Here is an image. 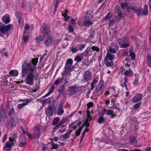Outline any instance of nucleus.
Here are the masks:
<instances>
[{"label": "nucleus", "instance_id": "18", "mask_svg": "<svg viewBox=\"0 0 151 151\" xmlns=\"http://www.w3.org/2000/svg\"><path fill=\"white\" fill-rule=\"evenodd\" d=\"M104 86V81L103 80H101L98 86L96 88V90H97V92L100 91H102V87Z\"/></svg>", "mask_w": 151, "mask_h": 151}, {"label": "nucleus", "instance_id": "34", "mask_svg": "<svg viewBox=\"0 0 151 151\" xmlns=\"http://www.w3.org/2000/svg\"><path fill=\"white\" fill-rule=\"evenodd\" d=\"M77 48L79 50H82L85 47V45L83 44H80L76 46Z\"/></svg>", "mask_w": 151, "mask_h": 151}, {"label": "nucleus", "instance_id": "1", "mask_svg": "<svg viewBox=\"0 0 151 151\" xmlns=\"http://www.w3.org/2000/svg\"><path fill=\"white\" fill-rule=\"evenodd\" d=\"M42 27L43 29L41 31L44 37V43L47 46H51L52 45V37L50 30L47 25L44 23Z\"/></svg>", "mask_w": 151, "mask_h": 151}, {"label": "nucleus", "instance_id": "16", "mask_svg": "<svg viewBox=\"0 0 151 151\" xmlns=\"http://www.w3.org/2000/svg\"><path fill=\"white\" fill-rule=\"evenodd\" d=\"M31 101L28 99H26V102L20 104L18 105L17 106V108L19 109H21L23 108L25 106L27 105Z\"/></svg>", "mask_w": 151, "mask_h": 151}, {"label": "nucleus", "instance_id": "32", "mask_svg": "<svg viewBox=\"0 0 151 151\" xmlns=\"http://www.w3.org/2000/svg\"><path fill=\"white\" fill-rule=\"evenodd\" d=\"M83 58L82 57H81L80 56H76L75 57L74 60L75 61H77L78 62H81L83 59Z\"/></svg>", "mask_w": 151, "mask_h": 151}, {"label": "nucleus", "instance_id": "60", "mask_svg": "<svg viewBox=\"0 0 151 151\" xmlns=\"http://www.w3.org/2000/svg\"><path fill=\"white\" fill-rule=\"evenodd\" d=\"M55 9H54V10L53 12V14H51L53 16H54L55 14V13L56 12V8H57V1L56 2V3H55Z\"/></svg>", "mask_w": 151, "mask_h": 151}, {"label": "nucleus", "instance_id": "13", "mask_svg": "<svg viewBox=\"0 0 151 151\" xmlns=\"http://www.w3.org/2000/svg\"><path fill=\"white\" fill-rule=\"evenodd\" d=\"M142 94L141 93L137 94L133 98V101L134 103L137 102L142 100Z\"/></svg>", "mask_w": 151, "mask_h": 151}, {"label": "nucleus", "instance_id": "21", "mask_svg": "<svg viewBox=\"0 0 151 151\" xmlns=\"http://www.w3.org/2000/svg\"><path fill=\"white\" fill-rule=\"evenodd\" d=\"M117 12L118 15L117 17V20H120L122 18L124 17V16H123L121 10L120 9H118Z\"/></svg>", "mask_w": 151, "mask_h": 151}, {"label": "nucleus", "instance_id": "57", "mask_svg": "<svg viewBox=\"0 0 151 151\" xmlns=\"http://www.w3.org/2000/svg\"><path fill=\"white\" fill-rule=\"evenodd\" d=\"M115 22L114 19H112L110 20L109 22V26H111L114 25V23Z\"/></svg>", "mask_w": 151, "mask_h": 151}, {"label": "nucleus", "instance_id": "3", "mask_svg": "<svg viewBox=\"0 0 151 151\" xmlns=\"http://www.w3.org/2000/svg\"><path fill=\"white\" fill-rule=\"evenodd\" d=\"M26 73L24 75H23L22 73V75L23 77L28 72L27 76L26 78L25 82L26 84H29V85H32L34 84L35 78V73L36 71L35 70H33L31 69V70H27Z\"/></svg>", "mask_w": 151, "mask_h": 151}, {"label": "nucleus", "instance_id": "30", "mask_svg": "<svg viewBox=\"0 0 151 151\" xmlns=\"http://www.w3.org/2000/svg\"><path fill=\"white\" fill-rule=\"evenodd\" d=\"M67 119L65 118H63L59 123L57 124V127H58L60 126L63 124H64L66 122Z\"/></svg>", "mask_w": 151, "mask_h": 151}, {"label": "nucleus", "instance_id": "55", "mask_svg": "<svg viewBox=\"0 0 151 151\" xmlns=\"http://www.w3.org/2000/svg\"><path fill=\"white\" fill-rule=\"evenodd\" d=\"M141 104L140 103H139L135 104L134 106V108L135 109H138L140 106V105Z\"/></svg>", "mask_w": 151, "mask_h": 151}, {"label": "nucleus", "instance_id": "6", "mask_svg": "<svg viewBox=\"0 0 151 151\" xmlns=\"http://www.w3.org/2000/svg\"><path fill=\"white\" fill-rule=\"evenodd\" d=\"M126 9L127 10H130L131 9L133 10L134 12L137 13L138 15L140 16L141 13V12L142 11V8L141 7H138L136 6L133 7H131L127 5V6Z\"/></svg>", "mask_w": 151, "mask_h": 151}, {"label": "nucleus", "instance_id": "5", "mask_svg": "<svg viewBox=\"0 0 151 151\" xmlns=\"http://www.w3.org/2000/svg\"><path fill=\"white\" fill-rule=\"evenodd\" d=\"M91 76L92 73L90 71L88 70L86 71L83 74L82 82L85 83L91 79Z\"/></svg>", "mask_w": 151, "mask_h": 151}, {"label": "nucleus", "instance_id": "28", "mask_svg": "<svg viewBox=\"0 0 151 151\" xmlns=\"http://www.w3.org/2000/svg\"><path fill=\"white\" fill-rule=\"evenodd\" d=\"M105 119L103 116H100L99 118L98 122V123L102 124L105 122Z\"/></svg>", "mask_w": 151, "mask_h": 151}, {"label": "nucleus", "instance_id": "51", "mask_svg": "<svg viewBox=\"0 0 151 151\" xmlns=\"http://www.w3.org/2000/svg\"><path fill=\"white\" fill-rule=\"evenodd\" d=\"M148 13V9H145L142 11V13H141V14L142 16L143 15H146Z\"/></svg>", "mask_w": 151, "mask_h": 151}, {"label": "nucleus", "instance_id": "8", "mask_svg": "<svg viewBox=\"0 0 151 151\" xmlns=\"http://www.w3.org/2000/svg\"><path fill=\"white\" fill-rule=\"evenodd\" d=\"M73 62V60L72 59L69 58L67 59L65 67L73 69L75 68V65H72Z\"/></svg>", "mask_w": 151, "mask_h": 151}, {"label": "nucleus", "instance_id": "44", "mask_svg": "<svg viewBox=\"0 0 151 151\" xmlns=\"http://www.w3.org/2000/svg\"><path fill=\"white\" fill-rule=\"evenodd\" d=\"M1 82L6 84H7L8 82V81L7 80V78L6 77L4 76L3 78H2Z\"/></svg>", "mask_w": 151, "mask_h": 151}, {"label": "nucleus", "instance_id": "36", "mask_svg": "<svg viewBox=\"0 0 151 151\" xmlns=\"http://www.w3.org/2000/svg\"><path fill=\"white\" fill-rule=\"evenodd\" d=\"M62 15L65 17L64 20L65 21H68L70 19V17L69 16H67L66 12L62 14Z\"/></svg>", "mask_w": 151, "mask_h": 151}, {"label": "nucleus", "instance_id": "58", "mask_svg": "<svg viewBox=\"0 0 151 151\" xmlns=\"http://www.w3.org/2000/svg\"><path fill=\"white\" fill-rule=\"evenodd\" d=\"M129 45L127 43L123 44L121 46V47L123 48H125L128 47Z\"/></svg>", "mask_w": 151, "mask_h": 151}, {"label": "nucleus", "instance_id": "22", "mask_svg": "<svg viewBox=\"0 0 151 151\" xmlns=\"http://www.w3.org/2000/svg\"><path fill=\"white\" fill-rule=\"evenodd\" d=\"M55 88V86L54 85L52 86L50 88V90L48 92L45 94V96L42 97V98H44L45 97L49 96L51 93H52L54 91Z\"/></svg>", "mask_w": 151, "mask_h": 151}, {"label": "nucleus", "instance_id": "62", "mask_svg": "<svg viewBox=\"0 0 151 151\" xmlns=\"http://www.w3.org/2000/svg\"><path fill=\"white\" fill-rule=\"evenodd\" d=\"M68 136H69L66 133L65 134L62 135L61 136V137H63L65 139H67L68 138Z\"/></svg>", "mask_w": 151, "mask_h": 151}, {"label": "nucleus", "instance_id": "25", "mask_svg": "<svg viewBox=\"0 0 151 151\" xmlns=\"http://www.w3.org/2000/svg\"><path fill=\"white\" fill-rule=\"evenodd\" d=\"M9 73L12 76H17L18 74V72L17 70H12Z\"/></svg>", "mask_w": 151, "mask_h": 151}, {"label": "nucleus", "instance_id": "35", "mask_svg": "<svg viewBox=\"0 0 151 151\" xmlns=\"http://www.w3.org/2000/svg\"><path fill=\"white\" fill-rule=\"evenodd\" d=\"M4 104H1V108H3L4 110V111H5V112L6 113V111H8L9 109L8 108H7L8 107L9 105H7L6 106H5V107H4Z\"/></svg>", "mask_w": 151, "mask_h": 151}, {"label": "nucleus", "instance_id": "63", "mask_svg": "<svg viewBox=\"0 0 151 151\" xmlns=\"http://www.w3.org/2000/svg\"><path fill=\"white\" fill-rule=\"evenodd\" d=\"M86 125V124L85 123H83L81 127H80L79 129L80 131H82L83 128Z\"/></svg>", "mask_w": 151, "mask_h": 151}, {"label": "nucleus", "instance_id": "2", "mask_svg": "<svg viewBox=\"0 0 151 151\" xmlns=\"http://www.w3.org/2000/svg\"><path fill=\"white\" fill-rule=\"evenodd\" d=\"M38 62L37 58L32 59V62L29 63H27L26 61H25L22 66L23 74L24 75L26 73L27 70H31V69L36 71L35 68Z\"/></svg>", "mask_w": 151, "mask_h": 151}, {"label": "nucleus", "instance_id": "23", "mask_svg": "<svg viewBox=\"0 0 151 151\" xmlns=\"http://www.w3.org/2000/svg\"><path fill=\"white\" fill-rule=\"evenodd\" d=\"M129 56L131 57L132 60H134L136 57V55L135 52H133L132 49H130L129 50Z\"/></svg>", "mask_w": 151, "mask_h": 151}, {"label": "nucleus", "instance_id": "24", "mask_svg": "<svg viewBox=\"0 0 151 151\" xmlns=\"http://www.w3.org/2000/svg\"><path fill=\"white\" fill-rule=\"evenodd\" d=\"M32 6L33 4L30 2H28L26 4L25 8L27 10L30 11L31 10Z\"/></svg>", "mask_w": 151, "mask_h": 151}, {"label": "nucleus", "instance_id": "14", "mask_svg": "<svg viewBox=\"0 0 151 151\" xmlns=\"http://www.w3.org/2000/svg\"><path fill=\"white\" fill-rule=\"evenodd\" d=\"M47 112L52 116L53 115L54 113V109L53 106L51 105H49V106L46 109Z\"/></svg>", "mask_w": 151, "mask_h": 151}, {"label": "nucleus", "instance_id": "42", "mask_svg": "<svg viewBox=\"0 0 151 151\" xmlns=\"http://www.w3.org/2000/svg\"><path fill=\"white\" fill-rule=\"evenodd\" d=\"M146 58L147 63L148 62H151V55L148 53Z\"/></svg>", "mask_w": 151, "mask_h": 151}, {"label": "nucleus", "instance_id": "37", "mask_svg": "<svg viewBox=\"0 0 151 151\" xmlns=\"http://www.w3.org/2000/svg\"><path fill=\"white\" fill-rule=\"evenodd\" d=\"M27 135L28 137L31 139H33L34 138L36 137V136L35 134H34V135L33 136L32 134L29 133V132H28L27 133Z\"/></svg>", "mask_w": 151, "mask_h": 151}, {"label": "nucleus", "instance_id": "41", "mask_svg": "<svg viewBox=\"0 0 151 151\" xmlns=\"http://www.w3.org/2000/svg\"><path fill=\"white\" fill-rule=\"evenodd\" d=\"M87 113V117L86 119H89L90 121H91L92 119V118L90 117V113L89 110H88L86 111Z\"/></svg>", "mask_w": 151, "mask_h": 151}, {"label": "nucleus", "instance_id": "33", "mask_svg": "<svg viewBox=\"0 0 151 151\" xmlns=\"http://www.w3.org/2000/svg\"><path fill=\"white\" fill-rule=\"evenodd\" d=\"M106 65L107 67L111 66L113 65V61H105Z\"/></svg>", "mask_w": 151, "mask_h": 151}, {"label": "nucleus", "instance_id": "50", "mask_svg": "<svg viewBox=\"0 0 151 151\" xmlns=\"http://www.w3.org/2000/svg\"><path fill=\"white\" fill-rule=\"evenodd\" d=\"M97 91L96 90H95L94 91V93H97V95L98 96H100L103 93V91Z\"/></svg>", "mask_w": 151, "mask_h": 151}, {"label": "nucleus", "instance_id": "31", "mask_svg": "<svg viewBox=\"0 0 151 151\" xmlns=\"http://www.w3.org/2000/svg\"><path fill=\"white\" fill-rule=\"evenodd\" d=\"M93 24V23L91 22L89 20H87L85 21L84 22L83 24L86 26H88L90 25Z\"/></svg>", "mask_w": 151, "mask_h": 151}, {"label": "nucleus", "instance_id": "46", "mask_svg": "<svg viewBox=\"0 0 151 151\" xmlns=\"http://www.w3.org/2000/svg\"><path fill=\"white\" fill-rule=\"evenodd\" d=\"M91 49L93 51H96L97 52H99V49L98 47H96L95 46H93L91 47Z\"/></svg>", "mask_w": 151, "mask_h": 151}, {"label": "nucleus", "instance_id": "10", "mask_svg": "<svg viewBox=\"0 0 151 151\" xmlns=\"http://www.w3.org/2000/svg\"><path fill=\"white\" fill-rule=\"evenodd\" d=\"M115 56L114 55L110 54L108 52L106 56L104 58V61H107L109 60L112 61L114 59V57Z\"/></svg>", "mask_w": 151, "mask_h": 151}, {"label": "nucleus", "instance_id": "20", "mask_svg": "<svg viewBox=\"0 0 151 151\" xmlns=\"http://www.w3.org/2000/svg\"><path fill=\"white\" fill-rule=\"evenodd\" d=\"M3 21L6 24L9 23L10 21V17L7 15L3 16L2 19Z\"/></svg>", "mask_w": 151, "mask_h": 151}, {"label": "nucleus", "instance_id": "47", "mask_svg": "<svg viewBox=\"0 0 151 151\" xmlns=\"http://www.w3.org/2000/svg\"><path fill=\"white\" fill-rule=\"evenodd\" d=\"M15 111L14 109L12 108V109H11L10 111H9L8 115L9 116H10L11 115H12V114H13L14 113H15Z\"/></svg>", "mask_w": 151, "mask_h": 151}, {"label": "nucleus", "instance_id": "11", "mask_svg": "<svg viewBox=\"0 0 151 151\" xmlns=\"http://www.w3.org/2000/svg\"><path fill=\"white\" fill-rule=\"evenodd\" d=\"M63 76V77L57 79V85L60 84V82L62 83H63L64 85L68 83V81L66 78L65 77L64 75Z\"/></svg>", "mask_w": 151, "mask_h": 151}, {"label": "nucleus", "instance_id": "12", "mask_svg": "<svg viewBox=\"0 0 151 151\" xmlns=\"http://www.w3.org/2000/svg\"><path fill=\"white\" fill-rule=\"evenodd\" d=\"M51 140V142H49L47 144L48 147L50 148V149H57V145L55 144L53 141L52 138H50Z\"/></svg>", "mask_w": 151, "mask_h": 151}, {"label": "nucleus", "instance_id": "27", "mask_svg": "<svg viewBox=\"0 0 151 151\" xmlns=\"http://www.w3.org/2000/svg\"><path fill=\"white\" fill-rule=\"evenodd\" d=\"M41 33L42 34L41 32ZM42 35L44 36L43 34H42ZM43 39H44V36H43L42 35H40L36 38V42L38 43H40L41 41H42Z\"/></svg>", "mask_w": 151, "mask_h": 151}, {"label": "nucleus", "instance_id": "48", "mask_svg": "<svg viewBox=\"0 0 151 151\" xmlns=\"http://www.w3.org/2000/svg\"><path fill=\"white\" fill-rule=\"evenodd\" d=\"M81 131H80L79 129H78V130L75 132L76 134L74 136L75 138L74 139H76L77 136H78L80 135Z\"/></svg>", "mask_w": 151, "mask_h": 151}, {"label": "nucleus", "instance_id": "64", "mask_svg": "<svg viewBox=\"0 0 151 151\" xmlns=\"http://www.w3.org/2000/svg\"><path fill=\"white\" fill-rule=\"evenodd\" d=\"M94 83H91V88L90 89V90L91 91L93 90L94 89Z\"/></svg>", "mask_w": 151, "mask_h": 151}, {"label": "nucleus", "instance_id": "9", "mask_svg": "<svg viewBox=\"0 0 151 151\" xmlns=\"http://www.w3.org/2000/svg\"><path fill=\"white\" fill-rule=\"evenodd\" d=\"M69 91L70 92L69 94L71 96L76 94L77 92V86H70L69 88Z\"/></svg>", "mask_w": 151, "mask_h": 151}, {"label": "nucleus", "instance_id": "43", "mask_svg": "<svg viewBox=\"0 0 151 151\" xmlns=\"http://www.w3.org/2000/svg\"><path fill=\"white\" fill-rule=\"evenodd\" d=\"M25 31H24V34H23V39L25 42L27 41L28 39L29 36L27 34V35H26L25 34Z\"/></svg>", "mask_w": 151, "mask_h": 151}, {"label": "nucleus", "instance_id": "7", "mask_svg": "<svg viewBox=\"0 0 151 151\" xmlns=\"http://www.w3.org/2000/svg\"><path fill=\"white\" fill-rule=\"evenodd\" d=\"M7 119V116L6 113L5 112L3 109L1 108V111L0 112V121H4Z\"/></svg>", "mask_w": 151, "mask_h": 151}, {"label": "nucleus", "instance_id": "4", "mask_svg": "<svg viewBox=\"0 0 151 151\" xmlns=\"http://www.w3.org/2000/svg\"><path fill=\"white\" fill-rule=\"evenodd\" d=\"M1 24H0V31L1 33L2 34H6V37H8L9 35L8 34L6 33L9 30L11 29V27L12 26V24H9L6 26H1Z\"/></svg>", "mask_w": 151, "mask_h": 151}, {"label": "nucleus", "instance_id": "52", "mask_svg": "<svg viewBox=\"0 0 151 151\" xmlns=\"http://www.w3.org/2000/svg\"><path fill=\"white\" fill-rule=\"evenodd\" d=\"M109 51L111 53L114 54L116 53V51L112 47H110L109 49Z\"/></svg>", "mask_w": 151, "mask_h": 151}, {"label": "nucleus", "instance_id": "59", "mask_svg": "<svg viewBox=\"0 0 151 151\" xmlns=\"http://www.w3.org/2000/svg\"><path fill=\"white\" fill-rule=\"evenodd\" d=\"M35 134L36 136V138L37 139L38 138L40 134V133L39 129L37 130V132L36 134Z\"/></svg>", "mask_w": 151, "mask_h": 151}, {"label": "nucleus", "instance_id": "61", "mask_svg": "<svg viewBox=\"0 0 151 151\" xmlns=\"http://www.w3.org/2000/svg\"><path fill=\"white\" fill-rule=\"evenodd\" d=\"M138 81L139 80L138 78H136L133 83L134 84L135 86H136L138 83Z\"/></svg>", "mask_w": 151, "mask_h": 151}, {"label": "nucleus", "instance_id": "56", "mask_svg": "<svg viewBox=\"0 0 151 151\" xmlns=\"http://www.w3.org/2000/svg\"><path fill=\"white\" fill-rule=\"evenodd\" d=\"M71 50L73 53L76 52L78 50V49L77 48L76 46L75 47H72L71 49Z\"/></svg>", "mask_w": 151, "mask_h": 151}, {"label": "nucleus", "instance_id": "45", "mask_svg": "<svg viewBox=\"0 0 151 151\" xmlns=\"http://www.w3.org/2000/svg\"><path fill=\"white\" fill-rule=\"evenodd\" d=\"M13 145H14L13 143H9L8 142H6L5 145V146L8 148H11Z\"/></svg>", "mask_w": 151, "mask_h": 151}, {"label": "nucleus", "instance_id": "15", "mask_svg": "<svg viewBox=\"0 0 151 151\" xmlns=\"http://www.w3.org/2000/svg\"><path fill=\"white\" fill-rule=\"evenodd\" d=\"M64 69L65 70L63 72V73H62L63 75H64V74L67 75H71V72L73 69L65 67Z\"/></svg>", "mask_w": 151, "mask_h": 151}, {"label": "nucleus", "instance_id": "26", "mask_svg": "<svg viewBox=\"0 0 151 151\" xmlns=\"http://www.w3.org/2000/svg\"><path fill=\"white\" fill-rule=\"evenodd\" d=\"M52 99V98H49L48 99H45L42 101V104L44 106L45 104H50L51 103V99Z\"/></svg>", "mask_w": 151, "mask_h": 151}, {"label": "nucleus", "instance_id": "38", "mask_svg": "<svg viewBox=\"0 0 151 151\" xmlns=\"http://www.w3.org/2000/svg\"><path fill=\"white\" fill-rule=\"evenodd\" d=\"M64 112V110L63 108H59L58 111L57 112V114L58 115H61Z\"/></svg>", "mask_w": 151, "mask_h": 151}, {"label": "nucleus", "instance_id": "53", "mask_svg": "<svg viewBox=\"0 0 151 151\" xmlns=\"http://www.w3.org/2000/svg\"><path fill=\"white\" fill-rule=\"evenodd\" d=\"M26 144L27 143L26 142H20L19 145L20 147H22L24 146H25Z\"/></svg>", "mask_w": 151, "mask_h": 151}, {"label": "nucleus", "instance_id": "54", "mask_svg": "<svg viewBox=\"0 0 151 151\" xmlns=\"http://www.w3.org/2000/svg\"><path fill=\"white\" fill-rule=\"evenodd\" d=\"M114 111L109 109L107 111V114L108 115H111L114 113Z\"/></svg>", "mask_w": 151, "mask_h": 151}, {"label": "nucleus", "instance_id": "17", "mask_svg": "<svg viewBox=\"0 0 151 151\" xmlns=\"http://www.w3.org/2000/svg\"><path fill=\"white\" fill-rule=\"evenodd\" d=\"M130 142L132 144H137V140L136 138L133 135H131L129 137Z\"/></svg>", "mask_w": 151, "mask_h": 151}, {"label": "nucleus", "instance_id": "19", "mask_svg": "<svg viewBox=\"0 0 151 151\" xmlns=\"http://www.w3.org/2000/svg\"><path fill=\"white\" fill-rule=\"evenodd\" d=\"M65 87V86L64 85H62L59 87L58 88V91L60 94H63L64 93Z\"/></svg>", "mask_w": 151, "mask_h": 151}, {"label": "nucleus", "instance_id": "29", "mask_svg": "<svg viewBox=\"0 0 151 151\" xmlns=\"http://www.w3.org/2000/svg\"><path fill=\"white\" fill-rule=\"evenodd\" d=\"M16 16L17 19L18 20V22L19 23L21 21L22 17L23 16V14L21 13H18L16 14Z\"/></svg>", "mask_w": 151, "mask_h": 151}, {"label": "nucleus", "instance_id": "40", "mask_svg": "<svg viewBox=\"0 0 151 151\" xmlns=\"http://www.w3.org/2000/svg\"><path fill=\"white\" fill-rule=\"evenodd\" d=\"M112 14H111V13H108L107 15L105 17V19L106 20H108L111 19L112 17Z\"/></svg>", "mask_w": 151, "mask_h": 151}, {"label": "nucleus", "instance_id": "39", "mask_svg": "<svg viewBox=\"0 0 151 151\" xmlns=\"http://www.w3.org/2000/svg\"><path fill=\"white\" fill-rule=\"evenodd\" d=\"M127 5H128V4L127 2H125L124 3H122L121 4V6L122 9H125L126 7H127Z\"/></svg>", "mask_w": 151, "mask_h": 151}, {"label": "nucleus", "instance_id": "49", "mask_svg": "<svg viewBox=\"0 0 151 151\" xmlns=\"http://www.w3.org/2000/svg\"><path fill=\"white\" fill-rule=\"evenodd\" d=\"M68 29L69 30V32H72L74 31L73 27H72L71 25L70 24L69 26Z\"/></svg>", "mask_w": 151, "mask_h": 151}]
</instances>
